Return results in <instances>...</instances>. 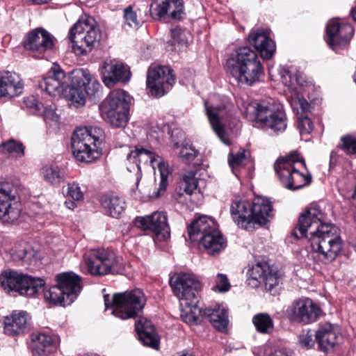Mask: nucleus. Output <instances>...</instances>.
Returning <instances> with one entry per match:
<instances>
[{"instance_id":"obj_1","label":"nucleus","mask_w":356,"mask_h":356,"mask_svg":"<svg viewBox=\"0 0 356 356\" xmlns=\"http://www.w3.org/2000/svg\"><path fill=\"white\" fill-rule=\"evenodd\" d=\"M324 213L318 207L307 209L299 217L293 232L296 238H306L312 250L323 263L333 261L343 248V241L337 227L324 223Z\"/></svg>"},{"instance_id":"obj_2","label":"nucleus","mask_w":356,"mask_h":356,"mask_svg":"<svg viewBox=\"0 0 356 356\" xmlns=\"http://www.w3.org/2000/svg\"><path fill=\"white\" fill-rule=\"evenodd\" d=\"M170 286L175 296L180 302L181 316L189 324H199L207 317L212 325L219 331H224L228 324L227 310L220 305L207 307L203 310L199 307L200 281L189 273H180L175 281L170 280Z\"/></svg>"},{"instance_id":"obj_3","label":"nucleus","mask_w":356,"mask_h":356,"mask_svg":"<svg viewBox=\"0 0 356 356\" xmlns=\"http://www.w3.org/2000/svg\"><path fill=\"white\" fill-rule=\"evenodd\" d=\"M230 212L237 225L248 231L253 230L255 225H265L273 216L271 202L264 197H256L252 202L234 201Z\"/></svg>"},{"instance_id":"obj_4","label":"nucleus","mask_w":356,"mask_h":356,"mask_svg":"<svg viewBox=\"0 0 356 356\" xmlns=\"http://www.w3.org/2000/svg\"><path fill=\"white\" fill-rule=\"evenodd\" d=\"M226 65L229 72L241 84L252 86L264 75V67L257 53L248 47L238 48Z\"/></svg>"},{"instance_id":"obj_5","label":"nucleus","mask_w":356,"mask_h":356,"mask_svg":"<svg viewBox=\"0 0 356 356\" xmlns=\"http://www.w3.org/2000/svg\"><path fill=\"white\" fill-rule=\"evenodd\" d=\"M237 105L250 120L259 122L275 132L283 131L286 128L282 106L273 99L250 103L241 99L237 101Z\"/></svg>"},{"instance_id":"obj_6","label":"nucleus","mask_w":356,"mask_h":356,"mask_svg":"<svg viewBox=\"0 0 356 356\" xmlns=\"http://www.w3.org/2000/svg\"><path fill=\"white\" fill-rule=\"evenodd\" d=\"M127 170L135 173L136 184L138 187L142 178L140 164H150L153 168L157 166L160 172L159 187L155 197H159L167 188L168 185L169 170L165 164L154 152L143 147L136 146L126 156Z\"/></svg>"},{"instance_id":"obj_7","label":"nucleus","mask_w":356,"mask_h":356,"mask_svg":"<svg viewBox=\"0 0 356 356\" xmlns=\"http://www.w3.org/2000/svg\"><path fill=\"white\" fill-rule=\"evenodd\" d=\"M188 234L191 240H199L209 254L215 255L226 247L225 238L211 217L202 216L194 220L188 227Z\"/></svg>"},{"instance_id":"obj_8","label":"nucleus","mask_w":356,"mask_h":356,"mask_svg":"<svg viewBox=\"0 0 356 356\" xmlns=\"http://www.w3.org/2000/svg\"><path fill=\"white\" fill-rule=\"evenodd\" d=\"M80 276L72 272L56 275L57 284L43 289L44 298L48 304L54 306H66L72 303L81 292Z\"/></svg>"},{"instance_id":"obj_9","label":"nucleus","mask_w":356,"mask_h":356,"mask_svg":"<svg viewBox=\"0 0 356 356\" xmlns=\"http://www.w3.org/2000/svg\"><path fill=\"white\" fill-rule=\"evenodd\" d=\"M68 79L70 82L64 90L65 96L76 108L84 106L87 97L95 95L100 86L93 75L83 69L72 70Z\"/></svg>"},{"instance_id":"obj_10","label":"nucleus","mask_w":356,"mask_h":356,"mask_svg":"<svg viewBox=\"0 0 356 356\" xmlns=\"http://www.w3.org/2000/svg\"><path fill=\"white\" fill-rule=\"evenodd\" d=\"M68 38L72 43L74 52L84 55L90 52L101 38V31L95 19L86 16L79 19L70 29Z\"/></svg>"},{"instance_id":"obj_11","label":"nucleus","mask_w":356,"mask_h":356,"mask_svg":"<svg viewBox=\"0 0 356 356\" xmlns=\"http://www.w3.org/2000/svg\"><path fill=\"white\" fill-rule=\"evenodd\" d=\"M297 163L305 165V161L296 152L277 159L274 169L284 187L291 191L300 189L312 181L311 175L301 173L296 167Z\"/></svg>"},{"instance_id":"obj_12","label":"nucleus","mask_w":356,"mask_h":356,"mask_svg":"<svg viewBox=\"0 0 356 356\" xmlns=\"http://www.w3.org/2000/svg\"><path fill=\"white\" fill-rule=\"evenodd\" d=\"M106 309L111 308V313L123 320L135 318L143 311L146 303L143 292L139 289L121 293L114 294L110 300L108 295L104 296Z\"/></svg>"},{"instance_id":"obj_13","label":"nucleus","mask_w":356,"mask_h":356,"mask_svg":"<svg viewBox=\"0 0 356 356\" xmlns=\"http://www.w3.org/2000/svg\"><path fill=\"white\" fill-rule=\"evenodd\" d=\"M129 104L130 96L126 91L114 90L100 104L101 115L112 127H124L128 122Z\"/></svg>"},{"instance_id":"obj_14","label":"nucleus","mask_w":356,"mask_h":356,"mask_svg":"<svg viewBox=\"0 0 356 356\" xmlns=\"http://www.w3.org/2000/svg\"><path fill=\"white\" fill-rule=\"evenodd\" d=\"M99 127L77 128L71 138L72 153L80 162L90 163L98 158L96 143L103 136Z\"/></svg>"},{"instance_id":"obj_15","label":"nucleus","mask_w":356,"mask_h":356,"mask_svg":"<svg viewBox=\"0 0 356 356\" xmlns=\"http://www.w3.org/2000/svg\"><path fill=\"white\" fill-rule=\"evenodd\" d=\"M0 284L6 293H18L21 296L33 297L44 287L42 279L35 278L13 269L3 270L0 274Z\"/></svg>"},{"instance_id":"obj_16","label":"nucleus","mask_w":356,"mask_h":356,"mask_svg":"<svg viewBox=\"0 0 356 356\" xmlns=\"http://www.w3.org/2000/svg\"><path fill=\"white\" fill-rule=\"evenodd\" d=\"M118 258L111 250H92L84 254L80 264L82 273L94 276L115 274L118 270Z\"/></svg>"},{"instance_id":"obj_17","label":"nucleus","mask_w":356,"mask_h":356,"mask_svg":"<svg viewBox=\"0 0 356 356\" xmlns=\"http://www.w3.org/2000/svg\"><path fill=\"white\" fill-rule=\"evenodd\" d=\"M173 71L168 66H150L147 71V87L156 97L163 96L175 81Z\"/></svg>"},{"instance_id":"obj_18","label":"nucleus","mask_w":356,"mask_h":356,"mask_svg":"<svg viewBox=\"0 0 356 356\" xmlns=\"http://www.w3.org/2000/svg\"><path fill=\"white\" fill-rule=\"evenodd\" d=\"M15 196L16 191L11 184L0 183V220L3 223H14L20 216Z\"/></svg>"},{"instance_id":"obj_19","label":"nucleus","mask_w":356,"mask_h":356,"mask_svg":"<svg viewBox=\"0 0 356 356\" xmlns=\"http://www.w3.org/2000/svg\"><path fill=\"white\" fill-rule=\"evenodd\" d=\"M134 225L143 230H150L157 236L161 235L163 240L170 237V227L165 212L154 211L145 216H137Z\"/></svg>"},{"instance_id":"obj_20","label":"nucleus","mask_w":356,"mask_h":356,"mask_svg":"<svg viewBox=\"0 0 356 356\" xmlns=\"http://www.w3.org/2000/svg\"><path fill=\"white\" fill-rule=\"evenodd\" d=\"M100 72L104 83L108 88L118 82L126 83L131 78L129 67L117 59L105 60Z\"/></svg>"},{"instance_id":"obj_21","label":"nucleus","mask_w":356,"mask_h":356,"mask_svg":"<svg viewBox=\"0 0 356 356\" xmlns=\"http://www.w3.org/2000/svg\"><path fill=\"white\" fill-rule=\"evenodd\" d=\"M287 312L292 321L308 324L318 319L321 309L312 299L302 298L293 302Z\"/></svg>"},{"instance_id":"obj_22","label":"nucleus","mask_w":356,"mask_h":356,"mask_svg":"<svg viewBox=\"0 0 356 356\" xmlns=\"http://www.w3.org/2000/svg\"><path fill=\"white\" fill-rule=\"evenodd\" d=\"M326 31L328 45L337 52L349 44L354 29L350 24L341 25L334 20H331L327 23Z\"/></svg>"},{"instance_id":"obj_23","label":"nucleus","mask_w":356,"mask_h":356,"mask_svg":"<svg viewBox=\"0 0 356 356\" xmlns=\"http://www.w3.org/2000/svg\"><path fill=\"white\" fill-rule=\"evenodd\" d=\"M23 45L26 50L40 56L53 49L54 37L44 29L37 28L26 34L23 40Z\"/></svg>"},{"instance_id":"obj_24","label":"nucleus","mask_w":356,"mask_h":356,"mask_svg":"<svg viewBox=\"0 0 356 356\" xmlns=\"http://www.w3.org/2000/svg\"><path fill=\"white\" fill-rule=\"evenodd\" d=\"M68 77L61 67L54 64L48 72V75L39 81V88L49 95L56 97L67 90Z\"/></svg>"},{"instance_id":"obj_25","label":"nucleus","mask_w":356,"mask_h":356,"mask_svg":"<svg viewBox=\"0 0 356 356\" xmlns=\"http://www.w3.org/2000/svg\"><path fill=\"white\" fill-rule=\"evenodd\" d=\"M204 106L213 130L224 144L230 145L232 144L231 140L222 126L223 120L228 115L226 106L222 104L219 105L210 104L208 102H204Z\"/></svg>"},{"instance_id":"obj_26","label":"nucleus","mask_w":356,"mask_h":356,"mask_svg":"<svg viewBox=\"0 0 356 356\" xmlns=\"http://www.w3.org/2000/svg\"><path fill=\"white\" fill-rule=\"evenodd\" d=\"M314 336L318 350L324 353L332 351L339 343V335L337 328L328 323L320 325Z\"/></svg>"},{"instance_id":"obj_27","label":"nucleus","mask_w":356,"mask_h":356,"mask_svg":"<svg viewBox=\"0 0 356 356\" xmlns=\"http://www.w3.org/2000/svg\"><path fill=\"white\" fill-rule=\"evenodd\" d=\"M248 42L264 59L271 58L275 52L276 47L274 41L263 29L251 31L248 36Z\"/></svg>"},{"instance_id":"obj_28","label":"nucleus","mask_w":356,"mask_h":356,"mask_svg":"<svg viewBox=\"0 0 356 356\" xmlns=\"http://www.w3.org/2000/svg\"><path fill=\"white\" fill-rule=\"evenodd\" d=\"M290 104L292 109L299 115L298 117V128L300 134H309L314 127L312 120L306 115L310 108L309 104L306 99L298 96L293 98Z\"/></svg>"},{"instance_id":"obj_29","label":"nucleus","mask_w":356,"mask_h":356,"mask_svg":"<svg viewBox=\"0 0 356 356\" xmlns=\"http://www.w3.org/2000/svg\"><path fill=\"white\" fill-rule=\"evenodd\" d=\"M197 179L193 171L185 173L178 181L173 195L174 199L179 203L186 202V195L191 196L197 187Z\"/></svg>"},{"instance_id":"obj_30","label":"nucleus","mask_w":356,"mask_h":356,"mask_svg":"<svg viewBox=\"0 0 356 356\" xmlns=\"http://www.w3.org/2000/svg\"><path fill=\"white\" fill-rule=\"evenodd\" d=\"M31 347L33 355L45 356L56 350V343L50 334L38 332L31 335Z\"/></svg>"},{"instance_id":"obj_31","label":"nucleus","mask_w":356,"mask_h":356,"mask_svg":"<svg viewBox=\"0 0 356 356\" xmlns=\"http://www.w3.org/2000/svg\"><path fill=\"white\" fill-rule=\"evenodd\" d=\"M22 84L19 77L9 72L0 76V97H14L20 94Z\"/></svg>"},{"instance_id":"obj_32","label":"nucleus","mask_w":356,"mask_h":356,"mask_svg":"<svg viewBox=\"0 0 356 356\" xmlns=\"http://www.w3.org/2000/svg\"><path fill=\"white\" fill-rule=\"evenodd\" d=\"M135 328L138 334L139 339L145 346L158 349L159 338L150 321L140 320L136 322Z\"/></svg>"},{"instance_id":"obj_33","label":"nucleus","mask_w":356,"mask_h":356,"mask_svg":"<svg viewBox=\"0 0 356 356\" xmlns=\"http://www.w3.org/2000/svg\"><path fill=\"white\" fill-rule=\"evenodd\" d=\"M102 207L108 215L118 218L125 209L124 200L114 193H105L100 196Z\"/></svg>"},{"instance_id":"obj_34","label":"nucleus","mask_w":356,"mask_h":356,"mask_svg":"<svg viewBox=\"0 0 356 356\" xmlns=\"http://www.w3.org/2000/svg\"><path fill=\"white\" fill-rule=\"evenodd\" d=\"M11 256L15 261H22L28 268L35 267L38 262L39 252L30 245L24 243L12 250Z\"/></svg>"},{"instance_id":"obj_35","label":"nucleus","mask_w":356,"mask_h":356,"mask_svg":"<svg viewBox=\"0 0 356 356\" xmlns=\"http://www.w3.org/2000/svg\"><path fill=\"white\" fill-rule=\"evenodd\" d=\"M28 321L26 312H13L4 320V332L10 336L19 334L24 330Z\"/></svg>"},{"instance_id":"obj_36","label":"nucleus","mask_w":356,"mask_h":356,"mask_svg":"<svg viewBox=\"0 0 356 356\" xmlns=\"http://www.w3.org/2000/svg\"><path fill=\"white\" fill-rule=\"evenodd\" d=\"M269 270V266L266 263H257L252 268L249 270V277L247 280L248 284L253 288L258 287L266 275V272Z\"/></svg>"},{"instance_id":"obj_37","label":"nucleus","mask_w":356,"mask_h":356,"mask_svg":"<svg viewBox=\"0 0 356 356\" xmlns=\"http://www.w3.org/2000/svg\"><path fill=\"white\" fill-rule=\"evenodd\" d=\"M252 323L260 333L268 334L273 330V321L268 314L261 313L254 315Z\"/></svg>"},{"instance_id":"obj_38","label":"nucleus","mask_w":356,"mask_h":356,"mask_svg":"<svg viewBox=\"0 0 356 356\" xmlns=\"http://www.w3.org/2000/svg\"><path fill=\"white\" fill-rule=\"evenodd\" d=\"M189 35V31L186 29L179 26H176L175 27L171 29L172 38L169 42L171 44V45L175 47L177 45L180 49L181 48L187 46Z\"/></svg>"},{"instance_id":"obj_39","label":"nucleus","mask_w":356,"mask_h":356,"mask_svg":"<svg viewBox=\"0 0 356 356\" xmlns=\"http://www.w3.org/2000/svg\"><path fill=\"white\" fill-rule=\"evenodd\" d=\"M42 174L44 180L51 184H59L65 181V175L58 166H44Z\"/></svg>"},{"instance_id":"obj_40","label":"nucleus","mask_w":356,"mask_h":356,"mask_svg":"<svg viewBox=\"0 0 356 356\" xmlns=\"http://www.w3.org/2000/svg\"><path fill=\"white\" fill-rule=\"evenodd\" d=\"M0 152L9 154L15 157H21L24 155V147L19 142L9 140L0 145Z\"/></svg>"},{"instance_id":"obj_41","label":"nucleus","mask_w":356,"mask_h":356,"mask_svg":"<svg viewBox=\"0 0 356 356\" xmlns=\"http://www.w3.org/2000/svg\"><path fill=\"white\" fill-rule=\"evenodd\" d=\"M247 152L245 149H241L236 154L231 152L228 156V163L232 170L240 168L245 164L248 159Z\"/></svg>"},{"instance_id":"obj_42","label":"nucleus","mask_w":356,"mask_h":356,"mask_svg":"<svg viewBox=\"0 0 356 356\" xmlns=\"http://www.w3.org/2000/svg\"><path fill=\"white\" fill-rule=\"evenodd\" d=\"M168 15L172 19H180L183 13V0H167Z\"/></svg>"},{"instance_id":"obj_43","label":"nucleus","mask_w":356,"mask_h":356,"mask_svg":"<svg viewBox=\"0 0 356 356\" xmlns=\"http://www.w3.org/2000/svg\"><path fill=\"white\" fill-rule=\"evenodd\" d=\"M337 147L347 154H356V138L350 135L344 136Z\"/></svg>"},{"instance_id":"obj_44","label":"nucleus","mask_w":356,"mask_h":356,"mask_svg":"<svg viewBox=\"0 0 356 356\" xmlns=\"http://www.w3.org/2000/svg\"><path fill=\"white\" fill-rule=\"evenodd\" d=\"M262 283L264 284L266 291L271 293L273 295L277 292L276 287L279 284V278L277 273L268 272L264 278Z\"/></svg>"},{"instance_id":"obj_45","label":"nucleus","mask_w":356,"mask_h":356,"mask_svg":"<svg viewBox=\"0 0 356 356\" xmlns=\"http://www.w3.org/2000/svg\"><path fill=\"white\" fill-rule=\"evenodd\" d=\"M124 18L129 26L137 27L140 23L138 19L136 11L134 10L132 6H129L124 10Z\"/></svg>"},{"instance_id":"obj_46","label":"nucleus","mask_w":356,"mask_h":356,"mask_svg":"<svg viewBox=\"0 0 356 356\" xmlns=\"http://www.w3.org/2000/svg\"><path fill=\"white\" fill-rule=\"evenodd\" d=\"M230 283L226 275L219 273L216 279V285L212 289L218 292H227L229 290Z\"/></svg>"},{"instance_id":"obj_47","label":"nucleus","mask_w":356,"mask_h":356,"mask_svg":"<svg viewBox=\"0 0 356 356\" xmlns=\"http://www.w3.org/2000/svg\"><path fill=\"white\" fill-rule=\"evenodd\" d=\"M152 14L159 19L168 15L167 0H159L152 6Z\"/></svg>"},{"instance_id":"obj_48","label":"nucleus","mask_w":356,"mask_h":356,"mask_svg":"<svg viewBox=\"0 0 356 356\" xmlns=\"http://www.w3.org/2000/svg\"><path fill=\"white\" fill-rule=\"evenodd\" d=\"M198 152L192 147H183L179 152V158L186 163H191L197 156Z\"/></svg>"},{"instance_id":"obj_49","label":"nucleus","mask_w":356,"mask_h":356,"mask_svg":"<svg viewBox=\"0 0 356 356\" xmlns=\"http://www.w3.org/2000/svg\"><path fill=\"white\" fill-rule=\"evenodd\" d=\"M37 115H42L44 119H49L52 121L56 120L58 118L55 113V108L52 104L44 105L42 103Z\"/></svg>"},{"instance_id":"obj_50","label":"nucleus","mask_w":356,"mask_h":356,"mask_svg":"<svg viewBox=\"0 0 356 356\" xmlns=\"http://www.w3.org/2000/svg\"><path fill=\"white\" fill-rule=\"evenodd\" d=\"M67 193L74 200L80 201L83 199V193L77 183L73 182L68 184Z\"/></svg>"},{"instance_id":"obj_51","label":"nucleus","mask_w":356,"mask_h":356,"mask_svg":"<svg viewBox=\"0 0 356 356\" xmlns=\"http://www.w3.org/2000/svg\"><path fill=\"white\" fill-rule=\"evenodd\" d=\"M24 103L26 106L29 108H31L33 113L35 115L38 114L42 104V103L39 102L35 96H29L26 98H24Z\"/></svg>"},{"instance_id":"obj_52","label":"nucleus","mask_w":356,"mask_h":356,"mask_svg":"<svg viewBox=\"0 0 356 356\" xmlns=\"http://www.w3.org/2000/svg\"><path fill=\"white\" fill-rule=\"evenodd\" d=\"M313 336L314 334L311 331H307L306 333L303 332L300 335V343L307 348H312L315 343V341L313 340Z\"/></svg>"},{"instance_id":"obj_53","label":"nucleus","mask_w":356,"mask_h":356,"mask_svg":"<svg viewBox=\"0 0 356 356\" xmlns=\"http://www.w3.org/2000/svg\"><path fill=\"white\" fill-rule=\"evenodd\" d=\"M282 81L285 86L290 87L294 84L295 81H297V79L292 76L289 71H286L285 74L282 76Z\"/></svg>"},{"instance_id":"obj_54","label":"nucleus","mask_w":356,"mask_h":356,"mask_svg":"<svg viewBox=\"0 0 356 356\" xmlns=\"http://www.w3.org/2000/svg\"><path fill=\"white\" fill-rule=\"evenodd\" d=\"M270 356H289L288 353L284 350H277L273 353L270 354Z\"/></svg>"},{"instance_id":"obj_55","label":"nucleus","mask_w":356,"mask_h":356,"mask_svg":"<svg viewBox=\"0 0 356 356\" xmlns=\"http://www.w3.org/2000/svg\"><path fill=\"white\" fill-rule=\"evenodd\" d=\"M174 356H192V355L189 354L188 352L183 350L181 352L177 353Z\"/></svg>"},{"instance_id":"obj_56","label":"nucleus","mask_w":356,"mask_h":356,"mask_svg":"<svg viewBox=\"0 0 356 356\" xmlns=\"http://www.w3.org/2000/svg\"><path fill=\"white\" fill-rule=\"evenodd\" d=\"M350 14L353 17V20L356 22V6L351 9Z\"/></svg>"},{"instance_id":"obj_57","label":"nucleus","mask_w":356,"mask_h":356,"mask_svg":"<svg viewBox=\"0 0 356 356\" xmlns=\"http://www.w3.org/2000/svg\"><path fill=\"white\" fill-rule=\"evenodd\" d=\"M65 204L69 209H73L76 204L74 202H65Z\"/></svg>"},{"instance_id":"obj_58","label":"nucleus","mask_w":356,"mask_h":356,"mask_svg":"<svg viewBox=\"0 0 356 356\" xmlns=\"http://www.w3.org/2000/svg\"><path fill=\"white\" fill-rule=\"evenodd\" d=\"M31 1L36 4H42V3H47L49 0H31Z\"/></svg>"},{"instance_id":"obj_59","label":"nucleus","mask_w":356,"mask_h":356,"mask_svg":"<svg viewBox=\"0 0 356 356\" xmlns=\"http://www.w3.org/2000/svg\"><path fill=\"white\" fill-rule=\"evenodd\" d=\"M353 198L356 197V186H355V191H354V193H353Z\"/></svg>"},{"instance_id":"obj_60","label":"nucleus","mask_w":356,"mask_h":356,"mask_svg":"<svg viewBox=\"0 0 356 356\" xmlns=\"http://www.w3.org/2000/svg\"><path fill=\"white\" fill-rule=\"evenodd\" d=\"M354 248H355V250L356 251V243L354 244Z\"/></svg>"}]
</instances>
